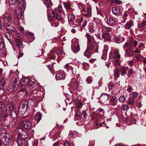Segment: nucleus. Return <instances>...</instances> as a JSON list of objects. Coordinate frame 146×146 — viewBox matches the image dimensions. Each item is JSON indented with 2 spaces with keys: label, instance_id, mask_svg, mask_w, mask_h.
<instances>
[{
  "label": "nucleus",
  "instance_id": "f257e3e1",
  "mask_svg": "<svg viewBox=\"0 0 146 146\" xmlns=\"http://www.w3.org/2000/svg\"><path fill=\"white\" fill-rule=\"evenodd\" d=\"M0 140L5 145H9L11 143L10 135L8 133H4L0 135Z\"/></svg>",
  "mask_w": 146,
  "mask_h": 146
},
{
  "label": "nucleus",
  "instance_id": "f03ea898",
  "mask_svg": "<svg viewBox=\"0 0 146 146\" xmlns=\"http://www.w3.org/2000/svg\"><path fill=\"white\" fill-rule=\"evenodd\" d=\"M0 109L1 111L0 112V120L3 118L6 117L8 116V113L7 112V108L5 105L1 101H0Z\"/></svg>",
  "mask_w": 146,
  "mask_h": 146
},
{
  "label": "nucleus",
  "instance_id": "7ed1b4c3",
  "mask_svg": "<svg viewBox=\"0 0 146 146\" xmlns=\"http://www.w3.org/2000/svg\"><path fill=\"white\" fill-rule=\"evenodd\" d=\"M109 57L110 59L112 61L114 62L115 65L117 66L119 65L120 62L119 61V60L120 58V55L118 51H117L113 54L110 53Z\"/></svg>",
  "mask_w": 146,
  "mask_h": 146
},
{
  "label": "nucleus",
  "instance_id": "20e7f679",
  "mask_svg": "<svg viewBox=\"0 0 146 146\" xmlns=\"http://www.w3.org/2000/svg\"><path fill=\"white\" fill-rule=\"evenodd\" d=\"M8 107L10 111V117L14 122L16 121L17 115L13 105L11 104H8Z\"/></svg>",
  "mask_w": 146,
  "mask_h": 146
},
{
  "label": "nucleus",
  "instance_id": "39448f33",
  "mask_svg": "<svg viewBox=\"0 0 146 146\" xmlns=\"http://www.w3.org/2000/svg\"><path fill=\"white\" fill-rule=\"evenodd\" d=\"M28 102L26 101L24 102H23L21 104L18 110L19 113L20 115H23L25 114L28 105Z\"/></svg>",
  "mask_w": 146,
  "mask_h": 146
},
{
  "label": "nucleus",
  "instance_id": "423d86ee",
  "mask_svg": "<svg viewBox=\"0 0 146 146\" xmlns=\"http://www.w3.org/2000/svg\"><path fill=\"white\" fill-rule=\"evenodd\" d=\"M62 10V6L60 5L58 6V8H55L53 10V13L56 14L55 17L58 20L60 21L63 19L61 16L59 15L60 13L61 12Z\"/></svg>",
  "mask_w": 146,
  "mask_h": 146
},
{
  "label": "nucleus",
  "instance_id": "0eeeda50",
  "mask_svg": "<svg viewBox=\"0 0 146 146\" xmlns=\"http://www.w3.org/2000/svg\"><path fill=\"white\" fill-rule=\"evenodd\" d=\"M110 97L109 95L106 94L104 93L100 96V101L104 105H107L110 104L108 99Z\"/></svg>",
  "mask_w": 146,
  "mask_h": 146
},
{
  "label": "nucleus",
  "instance_id": "6e6552de",
  "mask_svg": "<svg viewBox=\"0 0 146 146\" xmlns=\"http://www.w3.org/2000/svg\"><path fill=\"white\" fill-rule=\"evenodd\" d=\"M19 126L22 128L30 129L32 127V124L31 122L25 120L21 121L19 123Z\"/></svg>",
  "mask_w": 146,
  "mask_h": 146
},
{
  "label": "nucleus",
  "instance_id": "1a4fd4ad",
  "mask_svg": "<svg viewBox=\"0 0 146 146\" xmlns=\"http://www.w3.org/2000/svg\"><path fill=\"white\" fill-rule=\"evenodd\" d=\"M32 83H32V84L30 85L28 88V89L30 91L29 93L31 95L33 96V97H36L37 96V93L38 92V91L36 90H32L34 86L33 84L34 82L33 81Z\"/></svg>",
  "mask_w": 146,
  "mask_h": 146
},
{
  "label": "nucleus",
  "instance_id": "9d476101",
  "mask_svg": "<svg viewBox=\"0 0 146 146\" xmlns=\"http://www.w3.org/2000/svg\"><path fill=\"white\" fill-rule=\"evenodd\" d=\"M105 20L106 21V23L110 26H113L116 23L115 19L111 17H106Z\"/></svg>",
  "mask_w": 146,
  "mask_h": 146
},
{
  "label": "nucleus",
  "instance_id": "9b49d317",
  "mask_svg": "<svg viewBox=\"0 0 146 146\" xmlns=\"http://www.w3.org/2000/svg\"><path fill=\"white\" fill-rule=\"evenodd\" d=\"M15 17L13 13H9L5 15L4 20H7L9 23H13L15 20Z\"/></svg>",
  "mask_w": 146,
  "mask_h": 146
},
{
  "label": "nucleus",
  "instance_id": "f8f14e48",
  "mask_svg": "<svg viewBox=\"0 0 146 146\" xmlns=\"http://www.w3.org/2000/svg\"><path fill=\"white\" fill-rule=\"evenodd\" d=\"M92 48V46H87V49L84 53V56L88 58H90L92 54L91 51Z\"/></svg>",
  "mask_w": 146,
  "mask_h": 146
},
{
  "label": "nucleus",
  "instance_id": "ddd939ff",
  "mask_svg": "<svg viewBox=\"0 0 146 146\" xmlns=\"http://www.w3.org/2000/svg\"><path fill=\"white\" fill-rule=\"evenodd\" d=\"M112 9L113 13L116 15H120L123 11L122 8L121 7H113Z\"/></svg>",
  "mask_w": 146,
  "mask_h": 146
},
{
  "label": "nucleus",
  "instance_id": "4468645a",
  "mask_svg": "<svg viewBox=\"0 0 146 146\" xmlns=\"http://www.w3.org/2000/svg\"><path fill=\"white\" fill-rule=\"evenodd\" d=\"M69 84L71 86L74 87L75 88H77L79 85V82L77 80V78H73L71 79Z\"/></svg>",
  "mask_w": 146,
  "mask_h": 146
},
{
  "label": "nucleus",
  "instance_id": "2eb2a0df",
  "mask_svg": "<svg viewBox=\"0 0 146 146\" xmlns=\"http://www.w3.org/2000/svg\"><path fill=\"white\" fill-rule=\"evenodd\" d=\"M85 36L87 39V46H92L91 42L92 41L93 39L94 38V37L88 33H86Z\"/></svg>",
  "mask_w": 146,
  "mask_h": 146
},
{
  "label": "nucleus",
  "instance_id": "dca6fc26",
  "mask_svg": "<svg viewBox=\"0 0 146 146\" xmlns=\"http://www.w3.org/2000/svg\"><path fill=\"white\" fill-rule=\"evenodd\" d=\"M6 28L7 31L11 33H15L16 31V29L15 27L7 23V24Z\"/></svg>",
  "mask_w": 146,
  "mask_h": 146
},
{
  "label": "nucleus",
  "instance_id": "f3484780",
  "mask_svg": "<svg viewBox=\"0 0 146 146\" xmlns=\"http://www.w3.org/2000/svg\"><path fill=\"white\" fill-rule=\"evenodd\" d=\"M108 46L107 45L104 46L103 50V54L101 57V58L104 60H105L106 58V55L107 53V51L108 50Z\"/></svg>",
  "mask_w": 146,
  "mask_h": 146
},
{
  "label": "nucleus",
  "instance_id": "a211bd4d",
  "mask_svg": "<svg viewBox=\"0 0 146 146\" xmlns=\"http://www.w3.org/2000/svg\"><path fill=\"white\" fill-rule=\"evenodd\" d=\"M19 146H28V145L27 141L23 139H21L18 141Z\"/></svg>",
  "mask_w": 146,
  "mask_h": 146
},
{
  "label": "nucleus",
  "instance_id": "6ab92c4d",
  "mask_svg": "<svg viewBox=\"0 0 146 146\" xmlns=\"http://www.w3.org/2000/svg\"><path fill=\"white\" fill-rule=\"evenodd\" d=\"M15 40L16 45L19 50H20L23 48V43L20 40L17 38H15Z\"/></svg>",
  "mask_w": 146,
  "mask_h": 146
},
{
  "label": "nucleus",
  "instance_id": "aec40b11",
  "mask_svg": "<svg viewBox=\"0 0 146 146\" xmlns=\"http://www.w3.org/2000/svg\"><path fill=\"white\" fill-rule=\"evenodd\" d=\"M134 53V51L130 49L127 50L125 51V57H132Z\"/></svg>",
  "mask_w": 146,
  "mask_h": 146
},
{
  "label": "nucleus",
  "instance_id": "412c9836",
  "mask_svg": "<svg viewBox=\"0 0 146 146\" xmlns=\"http://www.w3.org/2000/svg\"><path fill=\"white\" fill-rule=\"evenodd\" d=\"M29 80L28 78H23L21 82V86L22 87H26L28 84Z\"/></svg>",
  "mask_w": 146,
  "mask_h": 146
},
{
  "label": "nucleus",
  "instance_id": "4be33fe9",
  "mask_svg": "<svg viewBox=\"0 0 146 146\" xmlns=\"http://www.w3.org/2000/svg\"><path fill=\"white\" fill-rule=\"evenodd\" d=\"M102 36L105 40H106L108 41H109L111 39V36L108 33H103L102 35Z\"/></svg>",
  "mask_w": 146,
  "mask_h": 146
},
{
  "label": "nucleus",
  "instance_id": "5701e85b",
  "mask_svg": "<svg viewBox=\"0 0 146 146\" xmlns=\"http://www.w3.org/2000/svg\"><path fill=\"white\" fill-rule=\"evenodd\" d=\"M68 21L69 22V25L70 26H71L72 24L70 23L72 21L75 19V15L70 13H69L68 15Z\"/></svg>",
  "mask_w": 146,
  "mask_h": 146
},
{
  "label": "nucleus",
  "instance_id": "b1692460",
  "mask_svg": "<svg viewBox=\"0 0 146 146\" xmlns=\"http://www.w3.org/2000/svg\"><path fill=\"white\" fill-rule=\"evenodd\" d=\"M6 79L2 78L0 82V90H3L4 87L6 85Z\"/></svg>",
  "mask_w": 146,
  "mask_h": 146
},
{
  "label": "nucleus",
  "instance_id": "393cba45",
  "mask_svg": "<svg viewBox=\"0 0 146 146\" xmlns=\"http://www.w3.org/2000/svg\"><path fill=\"white\" fill-rule=\"evenodd\" d=\"M128 68L126 67H123L121 68L119 70L120 72L121 76H123L127 74Z\"/></svg>",
  "mask_w": 146,
  "mask_h": 146
},
{
  "label": "nucleus",
  "instance_id": "a878e982",
  "mask_svg": "<svg viewBox=\"0 0 146 146\" xmlns=\"http://www.w3.org/2000/svg\"><path fill=\"white\" fill-rule=\"evenodd\" d=\"M16 86V84H10L8 88V91L10 92H11L15 90Z\"/></svg>",
  "mask_w": 146,
  "mask_h": 146
},
{
  "label": "nucleus",
  "instance_id": "bb28decb",
  "mask_svg": "<svg viewBox=\"0 0 146 146\" xmlns=\"http://www.w3.org/2000/svg\"><path fill=\"white\" fill-rule=\"evenodd\" d=\"M72 50L74 53H77L80 50V48L79 44H78L77 45L73 46V45L72 46Z\"/></svg>",
  "mask_w": 146,
  "mask_h": 146
},
{
  "label": "nucleus",
  "instance_id": "cd10ccee",
  "mask_svg": "<svg viewBox=\"0 0 146 146\" xmlns=\"http://www.w3.org/2000/svg\"><path fill=\"white\" fill-rule=\"evenodd\" d=\"M4 42L2 36L0 35V50H3L4 48Z\"/></svg>",
  "mask_w": 146,
  "mask_h": 146
},
{
  "label": "nucleus",
  "instance_id": "c85d7f7f",
  "mask_svg": "<svg viewBox=\"0 0 146 146\" xmlns=\"http://www.w3.org/2000/svg\"><path fill=\"white\" fill-rule=\"evenodd\" d=\"M42 118V114L40 112H37L35 115L34 118L35 119L39 122L41 119Z\"/></svg>",
  "mask_w": 146,
  "mask_h": 146
},
{
  "label": "nucleus",
  "instance_id": "c756f323",
  "mask_svg": "<svg viewBox=\"0 0 146 146\" xmlns=\"http://www.w3.org/2000/svg\"><path fill=\"white\" fill-rule=\"evenodd\" d=\"M115 41L117 43H120L124 40V38L121 36H117L114 39Z\"/></svg>",
  "mask_w": 146,
  "mask_h": 146
},
{
  "label": "nucleus",
  "instance_id": "7c9ffc66",
  "mask_svg": "<svg viewBox=\"0 0 146 146\" xmlns=\"http://www.w3.org/2000/svg\"><path fill=\"white\" fill-rule=\"evenodd\" d=\"M109 97L110 98V100L109 101L110 103L112 105H115L116 104V102L115 101L116 99L113 96H110Z\"/></svg>",
  "mask_w": 146,
  "mask_h": 146
},
{
  "label": "nucleus",
  "instance_id": "2f4dec72",
  "mask_svg": "<svg viewBox=\"0 0 146 146\" xmlns=\"http://www.w3.org/2000/svg\"><path fill=\"white\" fill-rule=\"evenodd\" d=\"M55 77L56 80H59L64 79L65 78V76L58 73L56 75Z\"/></svg>",
  "mask_w": 146,
  "mask_h": 146
},
{
  "label": "nucleus",
  "instance_id": "473e14b6",
  "mask_svg": "<svg viewBox=\"0 0 146 146\" xmlns=\"http://www.w3.org/2000/svg\"><path fill=\"white\" fill-rule=\"evenodd\" d=\"M133 25V22L130 20L128 22L126 23L125 26V28L126 29H129L131 26Z\"/></svg>",
  "mask_w": 146,
  "mask_h": 146
},
{
  "label": "nucleus",
  "instance_id": "72a5a7b5",
  "mask_svg": "<svg viewBox=\"0 0 146 146\" xmlns=\"http://www.w3.org/2000/svg\"><path fill=\"white\" fill-rule=\"evenodd\" d=\"M138 93L136 92H133L131 94L130 96V98L132 100L136 99L138 96Z\"/></svg>",
  "mask_w": 146,
  "mask_h": 146
},
{
  "label": "nucleus",
  "instance_id": "f704fd0d",
  "mask_svg": "<svg viewBox=\"0 0 146 146\" xmlns=\"http://www.w3.org/2000/svg\"><path fill=\"white\" fill-rule=\"evenodd\" d=\"M63 4L65 8L67 10H70L71 9V4L70 3L67 2H64Z\"/></svg>",
  "mask_w": 146,
  "mask_h": 146
},
{
  "label": "nucleus",
  "instance_id": "c9c22d12",
  "mask_svg": "<svg viewBox=\"0 0 146 146\" xmlns=\"http://www.w3.org/2000/svg\"><path fill=\"white\" fill-rule=\"evenodd\" d=\"M91 8L89 7L87 8V13L84 14V16L85 17L89 16L91 13Z\"/></svg>",
  "mask_w": 146,
  "mask_h": 146
},
{
  "label": "nucleus",
  "instance_id": "e433bc0d",
  "mask_svg": "<svg viewBox=\"0 0 146 146\" xmlns=\"http://www.w3.org/2000/svg\"><path fill=\"white\" fill-rule=\"evenodd\" d=\"M19 80V78L17 77H13V78L11 81V84H16V86L18 84V81Z\"/></svg>",
  "mask_w": 146,
  "mask_h": 146
},
{
  "label": "nucleus",
  "instance_id": "4c0bfd02",
  "mask_svg": "<svg viewBox=\"0 0 146 146\" xmlns=\"http://www.w3.org/2000/svg\"><path fill=\"white\" fill-rule=\"evenodd\" d=\"M23 7L22 6H21L20 8H17L16 9L15 11V14L17 15L19 14L20 13H22Z\"/></svg>",
  "mask_w": 146,
  "mask_h": 146
},
{
  "label": "nucleus",
  "instance_id": "58836bf2",
  "mask_svg": "<svg viewBox=\"0 0 146 146\" xmlns=\"http://www.w3.org/2000/svg\"><path fill=\"white\" fill-rule=\"evenodd\" d=\"M119 70L118 69H116L114 72V77H116L117 79L119 76Z\"/></svg>",
  "mask_w": 146,
  "mask_h": 146
},
{
  "label": "nucleus",
  "instance_id": "ea45409f",
  "mask_svg": "<svg viewBox=\"0 0 146 146\" xmlns=\"http://www.w3.org/2000/svg\"><path fill=\"white\" fill-rule=\"evenodd\" d=\"M29 38H31V40L28 41L27 42L29 43H30L31 42L33 41L35 39V37L34 35V34L33 33H29Z\"/></svg>",
  "mask_w": 146,
  "mask_h": 146
},
{
  "label": "nucleus",
  "instance_id": "a19ab883",
  "mask_svg": "<svg viewBox=\"0 0 146 146\" xmlns=\"http://www.w3.org/2000/svg\"><path fill=\"white\" fill-rule=\"evenodd\" d=\"M88 30L90 33H93L96 32V28H95L94 27H90L88 28Z\"/></svg>",
  "mask_w": 146,
  "mask_h": 146
},
{
  "label": "nucleus",
  "instance_id": "79ce46f5",
  "mask_svg": "<svg viewBox=\"0 0 146 146\" xmlns=\"http://www.w3.org/2000/svg\"><path fill=\"white\" fill-rule=\"evenodd\" d=\"M93 81L92 78V77L88 76L86 79V81L88 84L91 83Z\"/></svg>",
  "mask_w": 146,
  "mask_h": 146
},
{
  "label": "nucleus",
  "instance_id": "37998d69",
  "mask_svg": "<svg viewBox=\"0 0 146 146\" xmlns=\"http://www.w3.org/2000/svg\"><path fill=\"white\" fill-rule=\"evenodd\" d=\"M131 45L133 44L134 47H136L137 46L138 44V42L137 41L135 40H133L131 41L130 42Z\"/></svg>",
  "mask_w": 146,
  "mask_h": 146
},
{
  "label": "nucleus",
  "instance_id": "c03bdc74",
  "mask_svg": "<svg viewBox=\"0 0 146 146\" xmlns=\"http://www.w3.org/2000/svg\"><path fill=\"white\" fill-rule=\"evenodd\" d=\"M145 26H146V21H145L139 24L138 25V27L142 28Z\"/></svg>",
  "mask_w": 146,
  "mask_h": 146
},
{
  "label": "nucleus",
  "instance_id": "a18cd8bd",
  "mask_svg": "<svg viewBox=\"0 0 146 146\" xmlns=\"http://www.w3.org/2000/svg\"><path fill=\"white\" fill-rule=\"evenodd\" d=\"M62 54V53L60 50H58L57 51V55L58 56V58L57 59V60H60L61 59V58H60V57Z\"/></svg>",
  "mask_w": 146,
  "mask_h": 146
},
{
  "label": "nucleus",
  "instance_id": "49530a36",
  "mask_svg": "<svg viewBox=\"0 0 146 146\" xmlns=\"http://www.w3.org/2000/svg\"><path fill=\"white\" fill-rule=\"evenodd\" d=\"M17 1L20 2V0H9V3L12 5H15L16 2Z\"/></svg>",
  "mask_w": 146,
  "mask_h": 146
},
{
  "label": "nucleus",
  "instance_id": "de8ad7c7",
  "mask_svg": "<svg viewBox=\"0 0 146 146\" xmlns=\"http://www.w3.org/2000/svg\"><path fill=\"white\" fill-rule=\"evenodd\" d=\"M55 15H56V14H55V13H53V11H52V13H50V14H49V17L50 19L52 20L55 17Z\"/></svg>",
  "mask_w": 146,
  "mask_h": 146
},
{
  "label": "nucleus",
  "instance_id": "09e8293b",
  "mask_svg": "<svg viewBox=\"0 0 146 146\" xmlns=\"http://www.w3.org/2000/svg\"><path fill=\"white\" fill-rule=\"evenodd\" d=\"M126 100L125 98L123 96H121L119 98L118 100L121 102H124Z\"/></svg>",
  "mask_w": 146,
  "mask_h": 146
},
{
  "label": "nucleus",
  "instance_id": "8fccbe9b",
  "mask_svg": "<svg viewBox=\"0 0 146 146\" xmlns=\"http://www.w3.org/2000/svg\"><path fill=\"white\" fill-rule=\"evenodd\" d=\"M83 115H84V119L86 120L88 117V115L86 113V112L85 111H83Z\"/></svg>",
  "mask_w": 146,
  "mask_h": 146
},
{
  "label": "nucleus",
  "instance_id": "3c124183",
  "mask_svg": "<svg viewBox=\"0 0 146 146\" xmlns=\"http://www.w3.org/2000/svg\"><path fill=\"white\" fill-rule=\"evenodd\" d=\"M5 28V27L3 23L1 20H0V29L3 30Z\"/></svg>",
  "mask_w": 146,
  "mask_h": 146
},
{
  "label": "nucleus",
  "instance_id": "603ef678",
  "mask_svg": "<svg viewBox=\"0 0 146 146\" xmlns=\"http://www.w3.org/2000/svg\"><path fill=\"white\" fill-rule=\"evenodd\" d=\"M113 86V83L110 82L108 84V87L109 89H111Z\"/></svg>",
  "mask_w": 146,
  "mask_h": 146
},
{
  "label": "nucleus",
  "instance_id": "864d4df0",
  "mask_svg": "<svg viewBox=\"0 0 146 146\" xmlns=\"http://www.w3.org/2000/svg\"><path fill=\"white\" fill-rule=\"evenodd\" d=\"M123 110H127L129 109V106L125 104L123 105Z\"/></svg>",
  "mask_w": 146,
  "mask_h": 146
},
{
  "label": "nucleus",
  "instance_id": "5fc2aeb1",
  "mask_svg": "<svg viewBox=\"0 0 146 146\" xmlns=\"http://www.w3.org/2000/svg\"><path fill=\"white\" fill-rule=\"evenodd\" d=\"M19 30L22 33H25V31L23 27L20 26L18 28Z\"/></svg>",
  "mask_w": 146,
  "mask_h": 146
},
{
  "label": "nucleus",
  "instance_id": "6e6d98bb",
  "mask_svg": "<svg viewBox=\"0 0 146 146\" xmlns=\"http://www.w3.org/2000/svg\"><path fill=\"white\" fill-rule=\"evenodd\" d=\"M132 69L130 68L128 71V73L127 75L128 77H129L130 76L131 74L132 73Z\"/></svg>",
  "mask_w": 146,
  "mask_h": 146
},
{
  "label": "nucleus",
  "instance_id": "4d7b16f0",
  "mask_svg": "<svg viewBox=\"0 0 146 146\" xmlns=\"http://www.w3.org/2000/svg\"><path fill=\"white\" fill-rule=\"evenodd\" d=\"M80 111L79 110L76 113H75V116L76 117H77L78 116H79L80 117L82 115V114H80Z\"/></svg>",
  "mask_w": 146,
  "mask_h": 146
},
{
  "label": "nucleus",
  "instance_id": "13d9d810",
  "mask_svg": "<svg viewBox=\"0 0 146 146\" xmlns=\"http://www.w3.org/2000/svg\"><path fill=\"white\" fill-rule=\"evenodd\" d=\"M105 29L106 31L110 32L112 31L113 30V29L111 28H110L107 27H105Z\"/></svg>",
  "mask_w": 146,
  "mask_h": 146
},
{
  "label": "nucleus",
  "instance_id": "bf43d9fd",
  "mask_svg": "<svg viewBox=\"0 0 146 146\" xmlns=\"http://www.w3.org/2000/svg\"><path fill=\"white\" fill-rule=\"evenodd\" d=\"M134 102H134V101L133 100L131 101H129L127 102V104L129 105L133 106L134 104Z\"/></svg>",
  "mask_w": 146,
  "mask_h": 146
},
{
  "label": "nucleus",
  "instance_id": "052dcab7",
  "mask_svg": "<svg viewBox=\"0 0 146 146\" xmlns=\"http://www.w3.org/2000/svg\"><path fill=\"white\" fill-rule=\"evenodd\" d=\"M17 15V17L19 20H21L23 17L22 13H20L19 14Z\"/></svg>",
  "mask_w": 146,
  "mask_h": 146
},
{
  "label": "nucleus",
  "instance_id": "680f3d73",
  "mask_svg": "<svg viewBox=\"0 0 146 146\" xmlns=\"http://www.w3.org/2000/svg\"><path fill=\"white\" fill-rule=\"evenodd\" d=\"M141 55L139 54L136 56L135 57L136 58L137 61H140V59H141Z\"/></svg>",
  "mask_w": 146,
  "mask_h": 146
},
{
  "label": "nucleus",
  "instance_id": "e2e57ef3",
  "mask_svg": "<svg viewBox=\"0 0 146 146\" xmlns=\"http://www.w3.org/2000/svg\"><path fill=\"white\" fill-rule=\"evenodd\" d=\"M135 50L134 51V52H135V53H140V51L137 48L135 47Z\"/></svg>",
  "mask_w": 146,
  "mask_h": 146
},
{
  "label": "nucleus",
  "instance_id": "0e129e2a",
  "mask_svg": "<svg viewBox=\"0 0 146 146\" xmlns=\"http://www.w3.org/2000/svg\"><path fill=\"white\" fill-rule=\"evenodd\" d=\"M7 38L8 39V40L9 41L10 43L11 44H12V38L10 36L8 37H7Z\"/></svg>",
  "mask_w": 146,
  "mask_h": 146
},
{
  "label": "nucleus",
  "instance_id": "69168bd1",
  "mask_svg": "<svg viewBox=\"0 0 146 146\" xmlns=\"http://www.w3.org/2000/svg\"><path fill=\"white\" fill-rule=\"evenodd\" d=\"M73 136V131H69V136L70 138H72Z\"/></svg>",
  "mask_w": 146,
  "mask_h": 146
},
{
  "label": "nucleus",
  "instance_id": "338daca9",
  "mask_svg": "<svg viewBox=\"0 0 146 146\" xmlns=\"http://www.w3.org/2000/svg\"><path fill=\"white\" fill-rule=\"evenodd\" d=\"M69 141H68V140L66 141L65 142L63 145V146H69Z\"/></svg>",
  "mask_w": 146,
  "mask_h": 146
},
{
  "label": "nucleus",
  "instance_id": "774afa93",
  "mask_svg": "<svg viewBox=\"0 0 146 146\" xmlns=\"http://www.w3.org/2000/svg\"><path fill=\"white\" fill-rule=\"evenodd\" d=\"M45 3L48 5H51L52 4L51 1L50 0H45Z\"/></svg>",
  "mask_w": 146,
  "mask_h": 146
}]
</instances>
